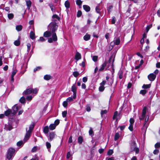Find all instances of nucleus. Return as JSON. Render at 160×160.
Returning a JSON list of instances; mask_svg holds the SVG:
<instances>
[{
    "mask_svg": "<svg viewBox=\"0 0 160 160\" xmlns=\"http://www.w3.org/2000/svg\"><path fill=\"white\" fill-rule=\"evenodd\" d=\"M58 28V26L56 22H52L50 23L48 26V30L45 32L43 36L45 38H49L48 42L51 43L55 42L58 40V38L55 32Z\"/></svg>",
    "mask_w": 160,
    "mask_h": 160,
    "instance_id": "f257e3e1",
    "label": "nucleus"
},
{
    "mask_svg": "<svg viewBox=\"0 0 160 160\" xmlns=\"http://www.w3.org/2000/svg\"><path fill=\"white\" fill-rule=\"evenodd\" d=\"M147 109V107H144L142 109L141 116L139 117V118L141 120H143L145 119V122L143 125V128H145V129H146L148 127V125L147 123L149 119V116L148 115L146 114Z\"/></svg>",
    "mask_w": 160,
    "mask_h": 160,
    "instance_id": "f03ea898",
    "label": "nucleus"
},
{
    "mask_svg": "<svg viewBox=\"0 0 160 160\" xmlns=\"http://www.w3.org/2000/svg\"><path fill=\"white\" fill-rule=\"evenodd\" d=\"M34 127V124L33 123H32L29 125V129L28 130H27V129L26 128V132L24 138V141H25V142H27L29 139Z\"/></svg>",
    "mask_w": 160,
    "mask_h": 160,
    "instance_id": "7ed1b4c3",
    "label": "nucleus"
},
{
    "mask_svg": "<svg viewBox=\"0 0 160 160\" xmlns=\"http://www.w3.org/2000/svg\"><path fill=\"white\" fill-rule=\"evenodd\" d=\"M15 152L14 149L12 148H9L7 152V158L9 160H12L15 155Z\"/></svg>",
    "mask_w": 160,
    "mask_h": 160,
    "instance_id": "20e7f679",
    "label": "nucleus"
},
{
    "mask_svg": "<svg viewBox=\"0 0 160 160\" xmlns=\"http://www.w3.org/2000/svg\"><path fill=\"white\" fill-rule=\"evenodd\" d=\"M20 108V106L19 105H18L17 104L14 106L12 108L13 112L12 114L14 115L16 114L19 108Z\"/></svg>",
    "mask_w": 160,
    "mask_h": 160,
    "instance_id": "39448f33",
    "label": "nucleus"
},
{
    "mask_svg": "<svg viewBox=\"0 0 160 160\" xmlns=\"http://www.w3.org/2000/svg\"><path fill=\"white\" fill-rule=\"evenodd\" d=\"M55 136L56 134L54 132H50L48 135V140L49 141H52L55 138Z\"/></svg>",
    "mask_w": 160,
    "mask_h": 160,
    "instance_id": "423d86ee",
    "label": "nucleus"
},
{
    "mask_svg": "<svg viewBox=\"0 0 160 160\" xmlns=\"http://www.w3.org/2000/svg\"><path fill=\"white\" fill-rule=\"evenodd\" d=\"M12 128V125L11 124L9 123H8V124H5L4 128V129L7 131H10Z\"/></svg>",
    "mask_w": 160,
    "mask_h": 160,
    "instance_id": "0eeeda50",
    "label": "nucleus"
},
{
    "mask_svg": "<svg viewBox=\"0 0 160 160\" xmlns=\"http://www.w3.org/2000/svg\"><path fill=\"white\" fill-rule=\"evenodd\" d=\"M156 76L153 73H151L148 76L149 80L151 81H154L156 78Z\"/></svg>",
    "mask_w": 160,
    "mask_h": 160,
    "instance_id": "6e6552de",
    "label": "nucleus"
},
{
    "mask_svg": "<svg viewBox=\"0 0 160 160\" xmlns=\"http://www.w3.org/2000/svg\"><path fill=\"white\" fill-rule=\"evenodd\" d=\"M114 44L116 45H118L119 44L120 40L119 37H115L113 41Z\"/></svg>",
    "mask_w": 160,
    "mask_h": 160,
    "instance_id": "1a4fd4ad",
    "label": "nucleus"
},
{
    "mask_svg": "<svg viewBox=\"0 0 160 160\" xmlns=\"http://www.w3.org/2000/svg\"><path fill=\"white\" fill-rule=\"evenodd\" d=\"M26 2L28 9L29 10L31 7L32 2L30 0H26Z\"/></svg>",
    "mask_w": 160,
    "mask_h": 160,
    "instance_id": "9d476101",
    "label": "nucleus"
},
{
    "mask_svg": "<svg viewBox=\"0 0 160 160\" xmlns=\"http://www.w3.org/2000/svg\"><path fill=\"white\" fill-rule=\"evenodd\" d=\"M107 63V62L106 61H105L104 63L102 65L100 68L99 69V71H102L106 66Z\"/></svg>",
    "mask_w": 160,
    "mask_h": 160,
    "instance_id": "9b49d317",
    "label": "nucleus"
},
{
    "mask_svg": "<svg viewBox=\"0 0 160 160\" xmlns=\"http://www.w3.org/2000/svg\"><path fill=\"white\" fill-rule=\"evenodd\" d=\"M32 88H29L27 89L26 91H24L23 93L27 95L32 93Z\"/></svg>",
    "mask_w": 160,
    "mask_h": 160,
    "instance_id": "f8f14e48",
    "label": "nucleus"
},
{
    "mask_svg": "<svg viewBox=\"0 0 160 160\" xmlns=\"http://www.w3.org/2000/svg\"><path fill=\"white\" fill-rule=\"evenodd\" d=\"M81 58V54L78 52H77L75 56V58L77 60L80 59Z\"/></svg>",
    "mask_w": 160,
    "mask_h": 160,
    "instance_id": "ddd939ff",
    "label": "nucleus"
},
{
    "mask_svg": "<svg viewBox=\"0 0 160 160\" xmlns=\"http://www.w3.org/2000/svg\"><path fill=\"white\" fill-rule=\"evenodd\" d=\"M52 78V77L51 75L47 74L44 76L43 78L44 80L48 81L51 79Z\"/></svg>",
    "mask_w": 160,
    "mask_h": 160,
    "instance_id": "4468645a",
    "label": "nucleus"
},
{
    "mask_svg": "<svg viewBox=\"0 0 160 160\" xmlns=\"http://www.w3.org/2000/svg\"><path fill=\"white\" fill-rule=\"evenodd\" d=\"M90 38V35L88 34H86L83 37V39L86 41L88 40Z\"/></svg>",
    "mask_w": 160,
    "mask_h": 160,
    "instance_id": "2eb2a0df",
    "label": "nucleus"
},
{
    "mask_svg": "<svg viewBox=\"0 0 160 160\" xmlns=\"http://www.w3.org/2000/svg\"><path fill=\"white\" fill-rule=\"evenodd\" d=\"M30 37L32 39H34L35 38V33L32 31H31L30 33Z\"/></svg>",
    "mask_w": 160,
    "mask_h": 160,
    "instance_id": "dca6fc26",
    "label": "nucleus"
},
{
    "mask_svg": "<svg viewBox=\"0 0 160 160\" xmlns=\"http://www.w3.org/2000/svg\"><path fill=\"white\" fill-rule=\"evenodd\" d=\"M83 7L84 10L86 12H89L90 10V7L87 5H83Z\"/></svg>",
    "mask_w": 160,
    "mask_h": 160,
    "instance_id": "f3484780",
    "label": "nucleus"
},
{
    "mask_svg": "<svg viewBox=\"0 0 160 160\" xmlns=\"http://www.w3.org/2000/svg\"><path fill=\"white\" fill-rule=\"evenodd\" d=\"M137 147L136 143L135 141L134 140H133L132 141V143L131 145V148L132 149L133 148Z\"/></svg>",
    "mask_w": 160,
    "mask_h": 160,
    "instance_id": "a211bd4d",
    "label": "nucleus"
},
{
    "mask_svg": "<svg viewBox=\"0 0 160 160\" xmlns=\"http://www.w3.org/2000/svg\"><path fill=\"white\" fill-rule=\"evenodd\" d=\"M49 129L48 126H46L43 129V132L45 134H47L49 132Z\"/></svg>",
    "mask_w": 160,
    "mask_h": 160,
    "instance_id": "6ab92c4d",
    "label": "nucleus"
},
{
    "mask_svg": "<svg viewBox=\"0 0 160 160\" xmlns=\"http://www.w3.org/2000/svg\"><path fill=\"white\" fill-rule=\"evenodd\" d=\"M118 112L117 111H116L114 112V115L113 117V119H116V121L118 120Z\"/></svg>",
    "mask_w": 160,
    "mask_h": 160,
    "instance_id": "aec40b11",
    "label": "nucleus"
},
{
    "mask_svg": "<svg viewBox=\"0 0 160 160\" xmlns=\"http://www.w3.org/2000/svg\"><path fill=\"white\" fill-rule=\"evenodd\" d=\"M56 127V126L54 124H51L49 126V128L50 130H54Z\"/></svg>",
    "mask_w": 160,
    "mask_h": 160,
    "instance_id": "412c9836",
    "label": "nucleus"
},
{
    "mask_svg": "<svg viewBox=\"0 0 160 160\" xmlns=\"http://www.w3.org/2000/svg\"><path fill=\"white\" fill-rule=\"evenodd\" d=\"M11 113H12V111L10 109H8L7 111L5 112L4 114L6 116H8Z\"/></svg>",
    "mask_w": 160,
    "mask_h": 160,
    "instance_id": "4be33fe9",
    "label": "nucleus"
},
{
    "mask_svg": "<svg viewBox=\"0 0 160 160\" xmlns=\"http://www.w3.org/2000/svg\"><path fill=\"white\" fill-rule=\"evenodd\" d=\"M64 5L67 9H68L70 7V3L68 1H66L65 2Z\"/></svg>",
    "mask_w": 160,
    "mask_h": 160,
    "instance_id": "5701e85b",
    "label": "nucleus"
},
{
    "mask_svg": "<svg viewBox=\"0 0 160 160\" xmlns=\"http://www.w3.org/2000/svg\"><path fill=\"white\" fill-rule=\"evenodd\" d=\"M71 90L73 92H77L76 91V86L75 84H74L72 87L71 88Z\"/></svg>",
    "mask_w": 160,
    "mask_h": 160,
    "instance_id": "b1692460",
    "label": "nucleus"
},
{
    "mask_svg": "<svg viewBox=\"0 0 160 160\" xmlns=\"http://www.w3.org/2000/svg\"><path fill=\"white\" fill-rule=\"evenodd\" d=\"M16 29L18 31H21L22 29V26L21 25H18L16 26Z\"/></svg>",
    "mask_w": 160,
    "mask_h": 160,
    "instance_id": "393cba45",
    "label": "nucleus"
},
{
    "mask_svg": "<svg viewBox=\"0 0 160 160\" xmlns=\"http://www.w3.org/2000/svg\"><path fill=\"white\" fill-rule=\"evenodd\" d=\"M46 146L47 148L48 149V151H49L51 147V143L49 142H46Z\"/></svg>",
    "mask_w": 160,
    "mask_h": 160,
    "instance_id": "a878e982",
    "label": "nucleus"
},
{
    "mask_svg": "<svg viewBox=\"0 0 160 160\" xmlns=\"http://www.w3.org/2000/svg\"><path fill=\"white\" fill-rule=\"evenodd\" d=\"M151 86L150 84H144L142 86V88L144 89H147L149 88Z\"/></svg>",
    "mask_w": 160,
    "mask_h": 160,
    "instance_id": "bb28decb",
    "label": "nucleus"
},
{
    "mask_svg": "<svg viewBox=\"0 0 160 160\" xmlns=\"http://www.w3.org/2000/svg\"><path fill=\"white\" fill-rule=\"evenodd\" d=\"M25 141H24V142L22 141H20L19 142H18L17 143V145L18 146H21L24 143H25Z\"/></svg>",
    "mask_w": 160,
    "mask_h": 160,
    "instance_id": "cd10ccee",
    "label": "nucleus"
},
{
    "mask_svg": "<svg viewBox=\"0 0 160 160\" xmlns=\"http://www.w3.org/2000/svg\"><path fill=\"white\" fill-rule=\"evenodd\" d=\"M8 18L10 19H12L14 17V15L12 13L8 14Z\"/></svg>",
    "mask_w": 160,
    "mask_h": 160,
    "instance_id": "c85d7f7f",
    "label": "nucleus"
},
{
    "mask_svg": "<svg viewBox=\"0 0 160 160\" xmlns=\"http://www.w3.org/2000/svg\"><path fill=\"white\" fill-rule=\"evenodd\" d=\"M78 142L79 144L82 143L83 141L82 138L81 136H79L78 138Z\"/></svg>",
    "mask_w": 160,
    "mask_h": 160,
    "instance_id": "c756f323",
    "label": "nucleus"
},
{
    "mask_svg": "<svg viewBox=\"0 0 160 160\" xmlns=\"http://www.w3.org/2000/svg\"><path fill=\"white\" fill-rule=\"evenodd\" d=\"M76 4L79 6H81L82 2L81 0H77L76 1Z\"/></svg>",
    "mask_w": 160,
    "mask_h": 160,
    "instance_id": "7c9ffc66",
    "label": "nucleus"
},
{
    "mask_svg": "<svg viewBox=\"0 0 160 160\" xmlns=\"http://www.w3.org/2000/svg\"><path fill=\"white\" fill-rule=\"evenodd\" d=\"M113 153V151L112 149L109 150L107 152L108 155L110 156L112 155Z\"/></svg>",
    "mask_w": 160,
    "mask_h": 160,
    "instance_id": "2f4dec72",
    "label": "nucleus"
},
{
    "mask_svg": "<svg viewBox=\"0 0 160 160\" xmlns=\"http://www.w3.org/2000/svg\"><path fill=\"white\" fill-rule=\"evenodd\" d=\"M112 8L113 6L112 5H110L107 8V10L108 13H110L111 12Z\"/></svg>",
    "mask_w": 160,
    "mask_h": 160,
    "instance_id": "473e14b6",
    "label": "nucleus"
},
{
    "mask_svg": "<svg viewBox=\"0 0 160 160\" xmlns=\"http://www.w3.org/2000/svg\"><path fill=\"white\" fill-rule=\"evenodd\" d=\"M119 137V135L118 133H116L114 137V140H117Z\"/></svg>",
    "mask_w": 160,
    "mask_h": 160,
    "instance_id": "72a5a7b5",
    "label": "nucleus"
},
{
    "mask_svg": "<svg viewBox=\"0 0 160 160\" xmlns=\"http://www.w3.org/2000/svg\"><path fill=\"white\" fill-rule=\"evenodd\" d=\"M147 92V91L145 90H142L140 91V93L144 95Z\"/></svg>",
    "mask_w": 160,
    "mask_h": 160,
    "instance_id": "f704fd0d",
    "label": "nucleus"
},
{
    "mask_svg": "<svg viewBox=\"0 0 160 160\" xmlns=\"http://www.w3.org/2000/svg\"><path fill=\"white\" fill-rule=\"evenodd\" d=\"M89 133L90 135L91 136H93V131L92 130V129L91 128H90V129L89 131Z\"/></svg>",
    "mask_w": 160,
    "mask_h": 160,
    "instance_id": "c9c22d12",
    "label": "nucleus"
},
{
    "mask_svg": "<svg viewBox=\"0 0 160 160\" xmlns=\"http://www.w3.org/2000/svg\"><path fill=\"white\" fill-rule=\"evenodd\" d=\"M45 39L42 37H40L39 39L38 40V42H43L45 41Z\"/></svg>",
    "mask_w": 160,
    "mask_h": 160,
    "instance_id": "e433bc0d",
    "label": "nucleus"
},
{
    "mask_svg": "<svg viewBox=\"0 0 160 160\" xmlns=\"http://www.w3.org/2000/svg\"><path fill=\"white\" fill-rule=\"evenodd\" d=\"M49 6L52 11L54 12L55 11V8L52 4H49Z\"/></svg>",
    "mask_w": 160,
    "mask_h": 160,
    "instance_id": "4c0bfd02",
    "label": "nucleus"
},
{
    "mask_svg": "<svg viewBox=\"0 0 160 160\" xmlns=\"http://www.w3.org/2000/svg\"><path fill=\"white\" fill-rule=\"evenodd\" d=\"M73 75L74 77H77L79 75V73L78 72L75 71L73 72Z\"/></svg>",
    "mask_w": 160,
    "mask_h": 160,
    "instance_id": "58836bf2",
    "label": "nucleus"
},
{
    "mask_svg": "<svg viewBox=\"0 0 160 160\" xmlns=\"http://www.w3.org/2000/svg\"><path fill=\"white\" fill-rule=\"evenodd\" d=\"M68 105V102L67 100L64 101L62 103V105L64 108H66Z\"/></svg>",
    "mask_w": 160,
    "mask_h": 160,
    "instance_id": "ea45409f",
    "label": "nucleus"
},
{
    "mask_svg": "<svg viewBox=\"0 0 160 160\" xmlns=\"http://www.w3.org/2000/svg\"><path fill=\"white\" fill-rule=\"evenodd\" d=\"M25 98L24 97H22L21 98L19 99L20 102L22 103H23L25 102Z\"/></svg>",
    "mask_w": 160,
    "mask_h": 160,
    "instance_id": "a19ab883",
    "label": "nucleus"
},
{
    "mask_svg": "<svg viewBox=\"0 0 160 160\" xmlns=\"http://www.w3.org/2000/svg\"><path fill=\"white\" fill-rule=\"evenodd\" d=\"M98 59V57L96 56H93L92 57V59L93 61L96 62Z\"/></svg>",
    "mask_w": 160,
    "mask_h": 160,
    "instance_id": "79ce46f5",
    "label": "nucleus"
},
{
    "mask_svg": "<svg viewBox=\"0 0 160 160\" xmlns=\"http://www.w3.org/2000/svg\"><path fill=\"white\" fill-rule=\"evenodd\" d=\"M104 86L100 85L99 88V90L100 91L102 92L104 90Z\"/></svg>",
    "mask_w": 160,
    "mask_h": 160,
    "instance_id": "37998d69",
    "label": "nucleus"
},
{
    "mask_svg": "<svg viewBox=\"0 0 160 160\" xmlns=\"http://www.w3.org/2000/svg\"><path fill=\"white\" fill-rule=\"evenodd\" d=\"M67 113V112L66 111H65L62 112V115L63 117L64 118L66 116Z\"/></svg>",
    "mask_w": 160,
    "mask_h": 160,
    "instance_id": "c03bdc74",
    "label": "nucleus"
},
{
    "mask_svg": "<svg viewBox=\"0 0 160 160\" xmlns=\"http://www.w3.org/2000/svg\"><path fill=\"white\" fill-rule=\"evenodd\" d=\"M38 89L35 88L34 89H32V93L33 94H36L38 92Z\"/></svg>",
    "mask_w": 160,
    "mask_h": 160,
    "instance_id": "a18cd8bd",
    "label": "nucleus"
},
{
    "mask_svg": "<svg viewBox=\"0 0 160 160\" xmlns=\"http://www.w3.org/2000/svg\"><path fill=\"white\" fill-rule=\"evenodd\" d=\"M14 44L16 46H18L20 44V42L19 40H16L14 42Z\"/></svg>",
    "mask_w": 160,
    "mask_h": 160,
    "instance_id": "49530a36",
    "label": "nucleus"
},
{
    "mask_svg": "<svg viewBox=\"0 0 160 160\" xmlns=\"http://www.w3.org/2000/svg\"><path fill=\"white\" fill-rule=\"evenodd\" d=\"M152 26V25H150L147 26L146 28V33H147L149 29L151 28Z\"/></svg>",
    "mask_w": 160,
    "mask_h": 160,
    "instance_id": "de8ad7c7",
    "label": "nucleus"
},
{
    "mask_svg": "<svg viewBox=\"0 0 160 160\" xmlns=\"http://www.w3.org/2000/svg\"><path fill=\"white\" fill-rule=\"evenodd\" d=\"M27 52H28L30 49V48L31 46V44L29 43H28L27 44Z\"/></svg>",
    "mask_w": 160,
    "mask_h": 160,
    "instance_id": "09e8293b",
    "label": "nucleus"
},
{
    "mask_svg": "<svg viewBox=\"0 0 160 160\" xmlns=\"http://www.w3.org/2000/svg\"><path fill=\"white\" fill-rule=\"evenodd\" d=\"M132 150L135 151L136 153H138L139 151V149L137 147L133 148Z\"/></svg>",
    "mask_w": 160,
    "mask_h": 160,
    "instance_id": "8fccbe9b",
    "label": "nucleus"
},
{
    "mask_svg": "<svg viewBox=\"0 0 160 160\" xmlns=\"http://www.w3.org/2000/svg\"><path fill=\"white\" fill-rule=\"evenodd\" d=\"M41 69V67L40 66L37 67L33 70L34 72H35L37 71H38Z\"/></svg>",
    "mask_w": 160,
    "mask_h": 160,
    "instance_id": "3c124183",
    "label": "nucleus"
},
{
    "mask_svg": "<svg viewBox=\"0 0 160 160\" xmlns=\"http://www.w3.org/2000/svg\"><path fill=\"white\" fill-rule=\"evenodd\" d=\"M107 111L106 110H102L101 111V114L102 117V115L106 113H107Z\"/></svg>",
    "mask_w": 160,
    "mask_h": 160,
    "instance_id": "603ef678",
    "label": "nucleus"
},
{
    "mask_svg": "<svg viewBox=\"0 0 160 160\" xmlns=\"http://www.w3.org/2000/svg\"><path fill=\"white\" fill-rule=\"evenodd\" d=\"M60 122L59 120L58 119L56 120L54 122V124L56 125V126L57 125H58Z\"/></svg>",
    "mask_w": 160,
    "mask_h": 160,
    "instance_id": "864d4df0",
    "label": "nucleus"
},
{
    "mask_svg": "<svg viewBox=\"0 0 160 160\" xmlns=\"http://www.w3.org/2000/svg\"><path fill=\"white\" fill-rule=\"evenodd\" d=\"M123 77V73L122 71H121L119 72V78L120 79H121Z\"/></svg>",
    "mask_w": 160,
    "mask_h": 160,
    "instance_id": "5fc2aeb1",
    "label": "nucleus"
},
{
    "mask_svg": "<svg viewBox=\"0 0 160 160\" xmlns=\"http://www.w3.org/2000/svg\"><path fill=\"white\" fill-rule=\"evenodd\" d=\"M73 99L72 97H69L67 98L66 100L68 102H70L73 101Z\"/></svg>",
    "mask_w": 160,
    "mask_h": 160,
    "instance_id": "6e6d98bb",
    "label": "nucleus"
},
{
    "mask_svg": "<svg viewBox=\"0 0 160 160\" xmlns=\"http://www.w3.org/2000/svg\"><path fill=\"white\" fill-rule=\"evenodd\" d=\"M37 146L34 147L32 150V152H34L37 151Z\"/></svg>",
    "mask_w": 160,
    "mask_h": 160,
    "instance_id": "4d7b16f0",
    "label": "nucleus"
},
{
    "mask_svg": "<svg viewBox=\"0 0 160 160\" xmlns=\"http://www.w3.org/2000/svg\"><path fill=\"white\" fill-rule=\"evenodd\" d=\"M32 97H33V96H32L31 95L28 96L26 98V99L27 100H29V101H30V100H32Z\"/></svg>",
    "mask_w": 160,
    "mask_h": 160,
    "instance_id": "13d9d810",
    "label": "nucleus"
},
{
    "mask_svg": "<svg viewBox=\"0 0 160 160\" xmlns=\"http://www.w3.org/2000/svg\"><path fill=\"white\" fill-rule=\"evenodd\" d=\"M155 147L157 148L160 147V143L157 142L155 145Z\"/></svg>",
    "mask_w": 160,
    "mask_h": 160,
    "instance_id": "bf43d9fd",
    "label": "nucleus"
},
{
    "mask_svg": "<svg viewBox=\"0 0 160 160\" xmlns=\"http://www.w3.org/2000/svg\"><path fill=\"white\" fill-rule=\"evenodd\" d=\"M82 14V12L81 11H78L77 12V16L78 17H80L81 16Z\"/></svg>",
    "mask_w": 160,
    "mask_h": 160,
    "instance_id": "052dcab7",
    "label": "nucleus"
},
{
    "mask_svg": "<svg viewBox=\"0 0 160 160\" xmlns=\"http://www.w3.org/2000/svg\"><path fill=\"white\" fill-rule=\"evenodd\" d=\"M71 155L70 152H68L67 154V156H66L67 158L68 159H69V158L71 157Z\"/></svg>",
    "mask_w": 160,
    "mask_h": 160,
    "instance_id": "680f3d73",
    "label": "nucleus"
},
{
    "mask_svg": "<svg viewBox=\"0 0 160 160\" xmlns=\"http://www.w3.org/2000/svg\"><path fill=\"white\" fill-rule=\"evenodd\" d=\"M17 72V70H13L12 73V76H14L16 74Z\"/></svg>",
    "mask_w": 160,
    "mask_h": 160,
    "instance_id": "e2e57ef3",
    "label": "nucleus"
},
{
    "mask_svg": "<svg viewBox=\"0 0 160 160\" xmlns=\"http://www.w3.org/2000/svg\"><path fill=\"white\" fill-rule=\"evenodd\" d=\"M130 124H133L134 121L133 119L132 118H131L129 120Z\"/></svg>",
    "mask_w": 160,
    "mask_h": 160,
    "instance_id": "0e129e2a",
    "label": "nucleus"
},
{
    "mask_svg": "<svg viewBox=\"0 0 160 160\" xmlns=\"http://www.w3.org/2000/svg\"><path fill=\"white\" fill-rule=\"evenodd\" d=\"M133 125L132 124H130L129 126L128 127V128H129V130L130 131H132L133 130Z\"/></svg>",
    "mask_w": 160,
    "mask_h": 160,
    "instance_id": "69168bd1",
    "label": "nucleus"
},
{
    "mask_svg": "<svg viewBox=\"0 0 160 160\" xmlns=\"http://www.w3.org/2000/svg\"><path fill=\"white\" fill-rule=\"evenodd\" d=\"M52 18H55L58 19V20H59V19L58 15L56 14H54V15H53L52 17Z\"/></svg>",
    "mask_w": 160,
    "mask_h": 160,
    "instance_id": "338daca9",
    "label": "nucleus"
},
{
    "mask_svg": "<svg viewBox=\"0 0 160 160\" xmlns=\"http://www.w3.org/2000/svg\"><path fill=\"white\" fill-rule=\"evenodd\" d=\"M159 151L158 150L156 149L154 151L153 153L154 154H157L159 153Z\"/></svg>",
    "mask_w": 160,
    "mask_h": 160,
    "instance_id": "774afa93",
    "label": "nucleus"
}]
</instances>
